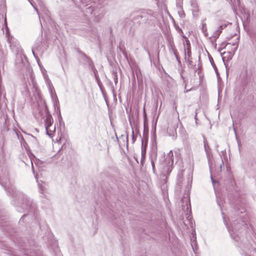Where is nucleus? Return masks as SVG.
<instances>
[{
	"mask_svg": "<svg viewBox=\"0 0 256 256\" xmlns=\"http://www.w3.org/2000/svg\"><path fill=\"white\" fill-rule=\"evenodd\" d=\"M151 16V14L147 12H143L140 14H138L134 18V20L136 22L139 24L141 23H146Z\"/></svg>",
	"mask_w": 256,
	"mask_h": 256,
	"instance_id": "nucleus-1",
	"label": "nucleus"
},
{
	"mask_svg": "<svg viewBox=\"0 0 256 256\" xmlns=\"http://www.w3.org/2000/svg\"><path fill=\"white\" fill-rule=\"evenodd\" d=\"M158 156V150L156 146H153L149 154V159L150 160L152 171L154 173H155V162L157 160Z\"/></svg>",
	"mask_w": 256,
	"mask_h": 256,
	"instance_id": "nucleus-2",
	"label": "nucleus"
},
{
	"mask_svg": "<svg viewBox=\"0 0 256 256\" xmlns=\"http://www.w3.org/2000/svg\"><path fill=\"white\" fill-rule=\"evenodd\" d=\"M146 142L144 144V140H142V146H141V159H140V162H141V164L142 166H143L144 163L146 160Z\"/></svg>",
	"mask_w": 256,
	"mask_h": 256,
	"instance_id": "nucleus-3",
	"label": "nucleus"
},
{
	"mask_svg": "<svg viewBox=\"0 0 256 256\" xmlns=\"http://www.w3.org/2000/svg\"><path fill=\"white\" fill-rule=\"evenodd\" d=\"M173 156V154L172 150H170L168 154V156L166 158V161L168 162V168L167 172H168L172 171V166L173 164L174 160L172 158Z\"/></svg>",
	"mask_w": 256,
	"mask_h": 256,
	"instance_id": "nucleus-4",
	"label": "nucleus"
},
{
	"mask_svg": "<svg viewBox=\"0 0 256 256\" xmlns=\"http://www.w3.org/2000/svg\"><path fill=\"white\" fill-rule=\"evenodd\" d=\"M53 118L52 115L50 114H46V118L44 120V126L46 128L48 127H50L53 125Z\"/></svg>",
	"mask_w": 256,
	"mask_h": 256,
	"instance_id": "nucleus-5",
	"label": "nucleus"
},
{
	"mask_svg": "<svg viewBox=\"0 0 256 256\" xmlns=\"http://www.w3.org/2000/svg\"><path fill=\"white\" fill-rule=\"evenodd\" d=\"M204 150L206 152L207 158L208 160L210 159V158L212 156L211 152H210V149L209 147L208 144L206 141H204Z\"/></svg>",
	"mask_w": 256,
	"mask_h": 256,
	"instance_id": "nucleus-6",
	"label": "nucleus"
},
{
	"mask_svg": "<svg viewBox=\"0 0 256 256\" xmlns=\"http://www.w3.org/2000/svg\"><path fill=\"white\" fill-rule=\"evenodd\" d=\"M226 27V24H220L216 32V34H215L216 35L214 36V37L216 38H218L220 34L222 32V30Z\"/></svg>",
	"mask_w": 256,
	"mask_h": 256,
	"instance_id": "nucleus-7",
	"label": "nucleus"
},
{
	"mask_svg": "<svg viewBox=\"0 0 256 256\" xmlns=\"http://www.w3.org/2000/svg\"><path fill=\"white\" fill-rule=\"evenodd\" d=\"M46 130L47 134L49 136H52L54 132L56 130V126H55L52 125V126H50V127L46 128Z\"/></svg>",
	"mask_w": 256,
	"mask_h": 256,
	"instance_id": "nucleus-8",
	"label": "nucleus"
},
{
	"mask_svg": "<svg viewBox=\"0 0 256 256\" xmlns=\"http://www.w3.org/2000/svg\"><path fill=\"white\" fill-rule=\"evenodd\" d=\"M120 138L123 142V144H122L124 145V144H126V146H128V133H126V135L122 134L121 136L120 137Z\"/></svg>",
	"mask_w": 256,
	"mask_h": 256,
	"instance_id": "nucleus-9",
	"label": "nucleus"
},
{
	"mask_svg": "<svg viewBox=\"0 0 256 256\" xmlns=\"http://www.w3.org/2000/svg\"><path fill=\"white\" fill-rule=\"evenodd\" d=\"M232 54L231 52H224L222 54V60L224 62H225L226 58V57H228L227 61L229 60H230L232 59Z\"/></svg>",
	"mask_w": 256,
	"mask_h": 256,
	"instance_id": "nucleus-10",
	"label": "nucleus"
},
{
	"mask_svg": "<svg viewBox=\"0 0 256 256\" xmlns=\"http://www.w3.org/2000/svg\"><path fill=\"white\" fill-rule=\"evenodd\" d=\"M5 22L6 24V20H5ZM6 36H7V40L8 43L10 44L11 43V39L12 38V36H10V31L8 27L7 26V25L6 24Z\"/></svg>",
	"mask_w": 256,
	"mask_h": 256,
	"instance_id": "nucleus-11",
	"label": "nucleus"
},
{
	"mask_svg": "<svg viewBox=\"0 0 256 256\" xmlns=\"http://www.w3.org/2000/svg\"><path fill=\"white\" fill-rule=\"evenodd\" d=\"M4 180V178H2V177L0 176V184L3 186L4 187V188H5V190H8V187H9V184H8V183L7 182H3L2 180Z\"/></svg>",
	"mask_w": 256,
	"mask_h": 256,
	"instance_id": "nucleus-12",
	"label": "nucleus"
},
{
	"mask_svg": "<svg viewBox=\"0 0 256 256\" xmlns=\"http://www.w3.org/2000/svg\"><path fill=\"white\" fill-rule=\"evenodd\" d=\"M83 59L86 60L89 64H90L92 61L90 57L84 54H82Z\"/></svg>",
	"mask_w": 256,
	"mask_h": 256,
	"instance_id": "nucleus-13",
	"label": "nucleus"
},
{
	"mask_svg": "<svg viewBox=\"0 0 256 256\" xmlns=\"http://www.w3.org/2000/svg\"><path fill=\"white\" fill-rule=\"evenodd\" d=\"M184 53H185V59L186 60V62L188 64V66H192V57H190V58H188L186 57V50L184 49Z\"/></svg>",
	"mask_w": 256,
	"mask_h": 256,
	"instance_id": "nucleus-14",
	"label": "nucleus"
},
{
	"mask_svg": "<svg viewBox=\"0 0 256 256\" xmlns=\"http://www.w3.org/2000/svg\"><path fill=\"white\" fill-rule=\"evenodd\" d=\"M222 154L223 156H222V163L220 164V170H222V166H224V160L226 158V156L225 153Z\"/></svg>",
	"mask_w": 256,
	"mask_h": 256,
	"instance_id": "nucleus-15",
	"label": "nucleus"
},
{
	"mask_svg": "<svg viewBox=\"0 0 256 256\" xmlns=\"http://www.w3.org/2000/svg\"><path fill=\"white\" fill-rule=\"evenodd\" d=\"M182 178H180L178 180V182H177V184H176V188L178 189H181L182 188Z\"/></svg>",
	"mask_w": 256,
	"mask_h": 256,
	"instance_id": "nucleus-16",
	"label": "nucleus"
},
{
	"mask_svg": "<svg viewBox=\"0 0 256 256\" xmlns=\"http://www.w3.org/2000/svg\"><path fill=\"white\" fill-rule=\"evenodd\" d=\"M26 202L25 204H24V202H22V208L28 210V207L29 206V205H30V207L31 206L32 203L30 201V202Z\"/></svg>",
	"mask_w": 256,
	"mask_h": 256,
	"instance_id": "nucleus-17",
	"label": "nucleus"
},
{
	"mask_svg": "<svg viewBox=\"0 0 256 256\" xmlns=\"http://www.w3.org/2000/svg\"><path fill=\"white\" fill-rule=\"evenodd\" d=\"M171 49L174 56L178 54L174 44H171Z\"/></svg>",
	"mask_w": 256,
	"mask_h": 256,
	"instance_id": "nucleus-18",
	"label": "nucleus"
},
{
	"mask_svg": "<svg viewBox=\"0 0 256 256\" xmlns=\"http://www.w3.org/2000/svg\"><path fill=\"white\" fill-rule=\"evenodd\" d=\"M191 48H187V54H186V57L190 58L192 57Z\"/></svg>",
	"mask_w": 256,
	"mask_h": 256,
	"instance_id": "nucleus-19",
	"label": "nucleus"
},
{
	"mask_svg": "<svg viewBox=\"0 0 256 256\" xmlns=\"http://www.w3.org/2000/svg\"><path fill=\"white\" fill-rule=\"evenodd\" d=\"M210 62H211L212 66H213L214 68L215 69V70L216 71H217L216 66V64H214V60L212 58H210Z\"/></svg>",
	"mask_w": 256,
	"mask_h": 256,
	"instance_id": "nucleus-20",
	"label": "nucleus"
},
{
	"mask_svg": "<svg viewBox=\"0 0 256 256\" xmlns=\"http://www.w3.org/2000/svg\"><path fill=\"white\" fill-rule=\"evenodd\" d=\"M178 14L180 17H184L185 16L184 12V10H182L181 11L178 12Z\"/></svg>",
	"mask_w": 256,
	"mask_h": 256,
	"instance_id": "nucleus-21",
	"label": "nucleus"
},
{
	"mask_svg": "<svg viewBox=\"0 0 256 256\" xmlns=\"http://www.w3.org/2000/svg\"><path fill=\"white\" fill-rule=\"evenodd\" d=\"M233 45L236 46L234 48V52H233V54H234V53L235 51L238 48V42H236V43L234 44Z\"/></svg>",
	"mask_w": 256,
	"mask_h": 256,
	"instance_id": "nucleus-22",
	"label": "nucleus"
},
{
	"mask_svg": "<svg viewBox=\"0 0 256 256\" xmlns=\"http://www.w3.org/2000/svg\"><path fill=\"white\" fill-rule=\"evenodd\" d=\"M132 142L134 143L136 141V138L134 136V132L132 130Z\"/></svg>",
	"mask_w": 256,
	"mask_h": 256,
	"instance_id": "nucleus-23",
	"label": "nucleus"
},
{
	"mask_svg": "<svg viewBox=\"0 0 256 256\" xmlns=\"http://www.w3.org/2000/svg\"><path fill=\"white\" fill-rule=\"evenodd\" d=\"M22 197H23V200H22L23 202H30V200H28L27 198H24V196H22Z\"/></svg>",
	"mask_w": 256,
	"mask_h": 256,
	"instance_id": "nucleus-24",
	"label": "nucleus"
},
{
	"mask_svg": "<svg viewBox=\"0 0 256 256\" xmlns=\"http://www.w3.org/2000/svg\"><path fill=\"white\" fill-rule=\"evenodd\" d=\"M186 44L187 46V48H191L190 44V41L188 40H186Z\"/></svg>",
	"mask_w": 256,
	"mask_h": 256,
	"instance_id": "nucleus-25",
	"label": "nucleus"
},
{
	"mask_svg": "<svg viewBox=\"0 0 256 256\" xmlns=\"http://www.w3.org/2000/svg\"><path fill=\"white\" fill-rule=\"evenodd\" d=\"M175 56L176 58V59L177 60V61L179 62V63H180V58L178 56V54H176V55H175Z\"/></svg>",
	"mask_w": 256,
	"mask_h": 256,
	"instance_id": "nucleus-26",
	"label": "nucleus"
},
{
	"mask_svg": "<svg viewBox=\"0 0 256 256\" xmlns=\"http://www.w3.org/2000/svg\"><path fill=\"white\" fill-rule=\"evenodd\" d=\"M180 78L182 79V80H184V78L182 75V70L180 72Z\"/></svg>",
	"mask_w": 256,
	"mask_h": 256,
	"instance_id": "nucleus-27",
	"label": "nucleus"
},
{
	"mask_svg": "<svg viewBox=\"0 0 256 256\" xmlns=\"http://www.w3.org/2000/svg\"><path fill=\"white\" fill-rule=\"evenodd\" d=\"M30 4H31L32 6L36 10L37 12H38V9L34 6V5L32 4V2H30Z\"/></svg>",
	"mask_w": 256,
	"mask_h": 256,
	"instance_id": "nucleus-28",
	"label": "nucleus"
},
{
	"mask_svg": "<svg viewBox=\"0 0 256 256\" xmlns=\"http://www.w3.org/2000/svg\"><path fill=\"white\" fill-rule=\"evenodd\" d=\"M211 180H212V183H214V179L213 178L212 176H211Z\"/></svg>",
	"mask_w": 256,
	"mask_h": 256,
	"instance_id": "nucleus-29",
	"label": "nucleus"
},
{
	"mask_svg": "<svg viewBox=\"0 0 256 256\" xmlns=\"http://www.w3.org/2000/svg\"><path fill=\"white\" fill-rule=\"evenodd\" d=\"M32 54H33L34 56V57L36 58V56L35 55V54H34V50H33V49L32 50Z\"/></svg>",
	"mask_w": 256,
	"mask_h": 256,
	"instance_id": "nucleus-30",
	"label": "nucleus"
},
{
	"mask_svg": "<svg viewBox=\"0 0 256 256\" xmlns=\"http://www.w3.org/2000/svg\"><path fill=\"white\" fill-rule=\"evenodd\" d=\"M116 78L114 79V81H115V82L116 83V82H117V81H118V78H117V76H116Z\"/></svg>",
	"mask_w": 256,
	"mask_h": 256,
	"instance_id": "nucleus-31",
	"label": "nucleus"
},
{
	"mask_svg": "<svg viewBox=\"0 0 256 256\" xmlns=\"http://www.w3.org/2000/svg\"><path fill=\"white\" fill-rule=\"evenodd\" d=\"M2 52H1L0 54V58H2Z\"/></svg>",
	"mask_w": 256,
	"mask_h": 256,
	"instance_id": "nucleus-32",
	"label": "nucleus"
},
{
	"mask_svg": "<svg viewBox=\"0 0 256 256\" xmlns=\"http://www.w3.org/2000/svg\"><path fill=\"white\" fill-rule=\"evenodd\" d=\"M190 90H186V91H185V92H188Z\"/></svg>",
	"mask_w": 256,
	"mask_h": 256,
	"instance_id": "nucleus-33",
	"label": "nucleus"
},
{
	"mask_svg": "<svg viewBox=\"0 0 256 256\" xmlns=\"http://www.w3.org/2000/svg\"><path fill=\"white\" fill-rule=\"evenodd\" d=\"M32 170L34 169V166L32 164Z\"/></svg>",
	"mask_w": 256,
	"mask_h": 256,
	"instance_id": "nucleus-34",
	"label": "nucleus"
},
{
	"mask_svg": "<svg viewBox=\"0 0 256 256\" xmlns=\"http://www.w3.org/2000/svg\"><path fill=\"white\" fill-rule=\"evenodd\" d=\"M255 252H256V250H255Z\"/></svg>",
	"mask_w": 256,
	"mask_h": 256,
	"instance_id": "nucleus-35",
	"label": "nucleus"
}]
</instances>
